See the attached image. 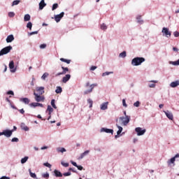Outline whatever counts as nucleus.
Returning a JSON list of instances; mask_svg holds the SVG:
<instances>
[{
  "mask_svg": "<svg viewBox=\"0 0 179 179\" xmlns=\"http://www.w3.org/2000/svg\"><path fill=\"white\" fill-rule=\"evenodd\" d=\"M27 160H29V157H24V158H22L21 159L22 164H24V163H26V162H27Z\"/></svg>",
  "mask_w": 179,
  "mask_h": 179,
  "instance_id": "obj_29",
  "label": "nucleus"
},
{
  "mask_svg": "<svg viewBox=\"0 0 179 179\" xmlns=\"http://www.w3.org/2000/svg\"><path fill=\"white\" fill-rule=\"evenodd\" d=\"M97 86V84H92L90 83H87L85 84V87L87 89L84 92V94H89V93H92L93 92V89Z\"/></svg>",
  "mask_w": 179,
  "mask_h": 179,
  "instance_id": "obj_2",
  "label": "nucleus"
},
{
  "mask_svg": "<svg viewBox=\"0 0 179 179\" xmlns=\"http://www.w3.org/2000/svg\"><path fill=\"white\" fill-rule=\"evenodd\" d=\"M95 69H97V66H92L90 68V71H94Z\"/></svg>",
  "mask_w": 179,
  "mask_h": 179,
  "instance_id": "obj_55",
  "label": "nucleus"
},
{
  "mask_svg": "<svg viewBox=\"0 0 179 179\" xmlns=\"http://www.w3.org/2000/svg\"><path fill=\"white\" fill-rule=\"evenodd\" d=\"M62 72L56 74V76H61V75H65L67 72H69V69L68 67L62 66Z\"/></svg>",
  "mask_w": 179,
  "mask_h": 179,
  "instance_id": "obj_10",
  "label": "nucleus"
},
{
  "mask_svg": "<svg viewBox=\"0 0 179 179\" xmlns=\"http://www.w3.org/2000/svg\"><path fill=\"white\" fill-rule=\"evenodd\" d=\"M87 102L90 104V108H92V107H93V101H92V99H87Z\"/></svg>",
  "mask_w": 179,
  "mask_h": 179,
  "instance_id": "obj_38",
  "label": "nucleus"
},
{
  "mask_svg": "<svg viewBox=\"0 0 179 179\" xmlns=\"http://www.w3.org/2000/svg\"><path fill=\"white\" fill-rule=\"evenodd\" d=\"M131 116L126 115V117H120L119 121L122 122V125L127 126L129 124Z\"/></svg>",
  "mask_w": 179,
  "mask_h": 179,
  "instance_id": "obj_3",
  "label": "nucleus"
},
{
  "mask_svg": "<svg viewBox=\"0 0 179 179\" xmlns=\"http://www.w3.org/2000/svg\"><path fill=\"white\" fill-rule=\"evenodd\" d=\"M9 68L11 69V72H16V69H15V62L13 61L10 62Z\"/></svg>",
  "mask_w": 179,
  "mask_h": 179,
  "instance_id": "obj_14",
  "label": "nucleus"
},
{
  "mask_svg": "<svg viewBox=\"0 0 179 179\" xmlns=\"http://www.w3.org/2000/svg\"><path fill=\"white\" fill-rule=\"evenodd\" d=\"M111 73H114L113 71H106L102 73V76H108V75H111Z\"/></svg>",
  "mask_w": 179,
  "mask_h": 179,
  "instance_id": "obj_33",
  "label": "nucleus"
},
{
  "mask_svg": "<svg viewBox=\"0 0 179 179\" xmlns=\"http://www.w3.org/2000/svg\"><path fill=\"white\" fill-rule=\"evenodd\" d=\"M136 132L137 133L138 136H141L146 132V129H143L141 127H137L135 129Z\"/></svg>",
  "mask_w": 179,
  "mask_h": 179,
  "instance_id": "obj_9",
  "label": "nucleus"
},
{
  "mask_svg": "<svg viewBox=\"0 0 179 179\" xmlns=\"http://www.w3.org/2000/svg\"><path fill=\"white\" fill-rule=\"evenodd\" d=\"M57 150L58 153H64V152H66V150L64 148H57Z\"/></svg>",
  "mask_w": 179,
  "mask_h": 179,
  "instance_id": "obj_23",
  "label": "nucleus"
},
{
  "mask_svg": "<svg viewBox=\"0 0 179 179\" xmlns=\"http://www.w3.org/2000/svg\"><path fill=\"white\" fill-rule=\"evenodd\" d=\"M134 107H139V106H141V102H139L138 101H137L136 102H135L134 103Z\"/></svg>",
  "mask_w": 179,
  "mask_h": 179,
  "instance_id": "obj_45",
  "label": "nucleus"
},
{
  "mask_svg": "<svg viewBox=\"0 0 179 179\" xmlns=\"http://www.w3.org/2000/svg\"><path fill=\"white\" fill-rule=\"evenodd\" d=\"M11 50H12V46H10V45L3 48L0 51V57L2 56V55H6V54H9V52H10Z\"/></svg>",
  "mask_w": 179,
  "mask_h": 179,
  "instance_id": "obj_4",
  "label": "nucleus"
},
{
  "mask_svg": "<svg viewBox=\"0 0 179 179\" xmlns=\"http://www.w3.org/2000/svg\"><path fill=\"white\" fill-rule=\"evenodd\" d=\"M164 113H165V114H166L167 118H169V120H173L174 117L173 116V113H171V112L167 110V111H164Z\"/></svg>",
  "mask_w": 179,
  "mask_h": 179,
  "instance_id": "obj_12",
  "label": "nucleus"
},
{
  "mask_svg": "<svg viewBox=\"0 0 179 179\" xmlns=\"http://www.w3.org/2000/svg\"><path fill=\"white\" fill-rule=\"evenodd\" d=\"M21 128H22V129H23L24 131H29L28 127L26 126V124H24V123H22V124H21Z\"/></svg>",
  "mask_w": 179,
  "mask_h": 179,
  "instance_id": "obj_26",
  "label": "nucleus"
},
{
  "mask_svg": "<svg viewBox=\"0 0 179 179\" xmlns=\"http://www.w3.org/2000/svg\"><path fill=\"white\" fill-rule=\"evenodd\" d=\"M64 15H65V13L62 12L60 14L55 15V22L57 23L61 22V20L64 17Z\"/></svg>",
  "mask_w": 179,
  "mask_h": 179,
  "instance_id": "obj_8",
  "label": "nucleus"
},
{
  "mask_svg": "<svg viewBox=\"0 0 179 179\" xmlns=\"http://www.w3.org/2000/svg\"><path fill=\"white\" fill-rule=\"evenodd\" d=\"M43 177H44L45 178H48V177H50V174L45 173V174L43 175Z\"/></svg>",
  "mask_w": 179,
  "mask_h": 179,
  "instance_id": "obj_59",
  "label": "nucleus"
},
{
  "mask_svg": "<svg viewBox=\"0 0 179 179\" xmlns=\"http://www.w3.org/2000/svg\"><path fill=\"white\" fill-rule=\"evenodd\" d=\"M20 101H22V103H24V104H29V103H30V99L28 98H22L20 99Z\"/></svg>",
  "mask_w": 179,
  "mask_h": 179,
  "instance_id": "obj_22",
  "label": "nucleus"
},
{
  "mask_svg": "<svg viewBox=\"0 0 179 179\" xmlns=\"http://www.w3.org/2000/svg\"><path fill=\"white\" fill-rule=\"evenodd\" d=\"M8 16H9V17H15V13H13V12L8 13Z\"/></svg>",
  "mask_w": 179,
  "mask_h": 179,
  "instance_id": "obj_47",
  "label": "nucleus"
},
{
  "mask_svg": "<svg viewBox=\"0 0 179 179\" xmlns=\"http://www.w3.org/2000/svg\"><path fill=\"white\" fill-rule=\"evenodd\" d=\"M47 4L44 1V0H41V2L39 3V10H43L44 9L45 6H46Z\"/></svg>",
  "mask_w": 179,
  "mask_h": 179,
  "instance_id": "obj_16",
  "label": "nucleus"
},
{
  "mask_svg": "<svg viewBox=\"0 0 179 179\" xmlns=\"http://www.w3.org/2000/svg\"><path fill=\"white\" fill-rule=\"evenodd\" d=\"M71 172H66V173H63V176H64V177H68L69 176H71Z\"/></svg>",
  "mask_w": 179,
  "mask_h": 179,
  "instance_id": "obj_50",
  "label": "nucleus"
},
{
  "mask_svg": "<svg viewBox=\"0 0 179 179\" xmlns=\"http://www.w3.org/2000/svg\"><path fill=\"white\" fill-rule=\"evenodd\" d=\"M69 79H71V74H66L64 77L62 78V82L63 83H66Z\"/></svg>",
  "mask_w": 179,
  "mask_h": 179,
  "instance_id": "obj_13",
  "label": "nucleus"
},
{
  "mask_svg": "<svg viewBox=\"0 0 179 179\" xmlns=\"http://www.w3.org/2000/svg\"><path fill=\"white\" fill-rule=\"evenodd\" d=\"M77 169H78V170H80V171H82V170H83V166H78V165H77Z\"/></svg>",
  "mask_w": 179,
  "mask_h": 179,
  "instance_id": "obj_54",
  "label": "nucleus"
},
{
  "mask_svg": "<svg viewBox=\"0 0 179 179\" xmlns=\"http://www.w3.org/2000/svg\"><path fill=\"white\" fill-rule=\"evenodd\" d=\"M10 178L6 176H2L0 179H10Z\"/></svg>",
  "mask_w": 179,
  "mask_h": 179,
  "instance_id": "obj_61",
  "label": "nucleus"
},
{
  "mask_svg": "<svg viewBox=\"0 0 179 179\" xmlns=\"http://www.w3.org/2000/svg\"><path fill=\"white\" fill-rule=\"evenodd\" d=\"M30 17H31L30 15L29 14L25 15L24 17V22H29V20H30Z\"/></svg>",
  "mask_w": 179,
  "mask_h": 179,
  "instance_id": "obj_27",
  "label": "nucleus"
},
{
  "mask_svg": "<svg viewBox=\"0 0 179 179\" xmlns=\"http://www.w3.org/2000/svg\"><path fill=\"white\" fill-rule=\"evenodd\" d=\"M173 51H176V52L178 51V48H173Z\"/></svg>",
  "mask_w": 179,
  "mask_h": 179,
  "instance_id": "obj_64",
  "label": "nucleus"
},
{
  "mask_svg": "<svg viewBox=\"0 0 179 179\" xmlns=\"http://www.w3.org/2000/svg\"><path fill=\"white\" fill-rule=\"evenodd\" d=\"M170 86L171 87H177V86H179V80L171 83Z\"/></svg>",
  "mask_w": 179,
  "mask_h": 179,
  "instance_id": "obj_20",
  "label": "nucleus"
},
{
  "mask_svg": "<svg viewBox=\"0 0 179 179\" xmlns=\"http://www.w3.org/2000/svg\"><path fill=\"white\" fill-rule=\"evenodd\" d=\"M122 104L124 107H128V105L127 104L125 99H122Z\"/></svg>",
  "mask_w": 179,
  "mask_h": 179,
  "instance_id": "obj_49",
  "label": "nucleus"
},
{
  "mask_svg": "<svg viewBox=\"0 0 179 179\" xmlns=\"http://www.w3.org/2000/svg\"><path fill=\"white\" fill-rule=\"evenodd\" d=\"M29 34H30V36H33V34H38V31H33V32H31Z\"/></svg>",
  "mask_w": 179,
  "mask_h": 179,
  "instance_id": "obj_58",
  "label": "nucleus"
},
{
  "mask_svg": "<svg viewBox=\"0 0 179 179\" xmlns=\"http://www.w3.org/2000/svg\"><path fill=\"white\" fill-rule=\"evenodd\" d=\"M149 87H156V84H150L149 85Z\"/></svg>",
  "mask_w": 179,
  "mask_h": 179,
  "instance_id": "obj_60",
  "label": "nucleus"
},
{
  "mask_svg": "<svg viewBox=\"0 0 179 179\" xmlns=\"http://www.w3.org/2000/svg\"><path fill=\"white\" fill-rule=\"evenodd\" d=\"M62 166H63L64 167H69V163H65L64 162H61Z\"/></svg>",
  "mask_w": 179,
  "mask_h": 179,
  "instance_id": "obj_43",
  "label": "nucleus"
},
{
  "mask_svg": "<svg viewBox=\"0 0 179 179\" xmlns=\"http://www.w3.org/2000/svg\"><path fill=\"white\" fill-rule=\"evenodd\" d=\"M36 90L37 92L36 94L42 96V94H44V87H37L36 88Z\"/></svg>",
  "mask_w": 179,
  "mask_h": 179,
  "instance_id": "obj_11",
  "label": "nucleus"
},
{
  "mask_svg": "<svg viewBox=\"0 0 179 179\" xmlns=\"http://www.w3.org/2000/svg\"><path fill=\"white\" fill-rule=\"evenodd\" d=\"M13 40H15V37L13 36V34L8 36L6 39V43H12V41H13Z\"/></svg>",
  "mask_w": 179,
  "mask_h": 179,
  "instance_id": "obj_17",
  "label": "nucleus"
},
{
  "mask_svg": "<svg viewBox=\"0 0 179 179\" xmlns=\"http://www.w3.org/2000/svg\"><path fill=\"white\" fill-rule=\"evenodd\" d=\"M27 29H29V30H31V27H33V24L31 22H29L27 24Z\"/></svg>",
  "mask_w": 179,
  "mask_h": 179,
  "instance_id": "obj_36",
  "label": "nucleus"
},
{
  "mask_svg": "<svg viewBox=\"0 0 179 179\" xmlns=\"http://www.w3.org/2000/svg\"><path fill=\"white\" fill-rule=\"evenodd\" d=\"M19 3H20V0H15L14 1H13L12 6H15V5H19Z\"/></svg>",
  "mask_w": 179,
  "mask_h": 179,
  "instance_id": "obj_35",
  "label": "nucleus"
},
{
  "mask_svg": "<svg viewBox=\"0 0 179 179\" xmlns=\"http://www.w3.org/2000/svg\"><path fill=\"white\" fill-rule=\"evenodd\" d=\"M90 153V150H86L83 153L80 155V156L78 157V160H80L85 157V156H87V155H89Z\"/></svg>",
  "mask_w": 179,
  "mask_h": 179,
  "instance_id": "obj_18",
  "label": "nucleus"
},
{
  "mask_svg": "<svg viewBox=\"0 0 179 179\" xmlns=\"http://www.w3.org/2000/svg\"><path fill=\"white\" fill-rule=\"evenodd\" d=\"M49 75L50 74H48V73H44L43 75L41 76V79H43V80H45Z\"/></svg>",
  "mask_w": 179,
  "mask_h": 179,
  "instance_id": "obj_30",
  "label": "nucleus"
},
{
  "mask_svg": "<svg viewBox=\"0 0 179 179\" xmlns=\"http://www.w3.org/2000/svg\"><path fill=\"white\" fill-rule=\"evenodd\" d=\"M47 111L52 113L54 111V109L52 108V107H51V106H48V108H47Z\"/></svg>",
  "mask_w": 179,
  "mask_h": 179,
  "instance_id": "obj_40",
  "label": "nucleus"
},
{
  "mask_svg": "<svg viewBox=\"0 0 179 179\" xmlns=\"http://www.w3.org/2000/svg\"><path fill=\"white\" fill-rule=\"evenodd\" d=\"M172 65H179V59L176 62H172Z\"/></svg>",
  "mask_w": 179,
  "mask_h": 179,
  "instance_id": "obj_51",
  "label": "nucleus"
},
{
  "mask_svg": "<svg viewBox=\"0 0 179 179\" xmlns=\"http://www.w3.org/2000/svg\"><path fill=\"white\" fill-rule=\"evenodd\" d=\"M46 47H47V44H45V43L41 44V45H40V48H41V49H44V48H45Z\"/></svg>",
  "mask_w": 179,
  "mask_h": 179,
  "instance_id": "obj_48",
  "label": "nucleus"
},
{
  "mask_svg": "<svg viewBox=\"0 0 179 179\" xmlns=\"http://www.w3.org/2000/svg\"><path fill=\"white\" fill-rule=\"evenodd\" d=\"M117 128H118V131L117 132V135H120V134H121L122 132V127H121L120 126H119L118 124H116Z\"/></svg>",
  "mask_w": 179,
  "mask_h": 179,
  "instance_id": "obj_32",
  "label": "nucleus"
},
{
  "mask_svg": "<svg viewBox=\"0 0 179 179\" xmlns=\"http://www.w3.org/2000/svg\"><path fill=\"white\" fill-rule=\"evenodd\" d=\"M55 92L56 93H57V94H59V93H62V87H57Z\"/></svg>",
  "mask_w": 179,
  "mask_h": 179,
  "instance_id": "obj_28",
  "label": "nucleus"
},
{
  "mask_svg": "<svg viewBox=\"0 0 179 179\" xmlns=\"http://www.w3.org/2000/svg\"><path fill=\"white\" fill-rule=\"evenodd\" d=\"M58 8V3H54L52 7V10H55Z\"/></svg>",
  "mask_w": 179,
  "mask_h": 179,
  "instance_id": "obj_42",
  "label": "nucleus"
},
{
  "mask_svg": "<svg viewBox=\"0 0 179 179\" xmlns=\"http://www.w3.org/2000/svg\"><path fill=\"white\" fill-rule=\"evenodd\" d=\"M71 164H73V166H74L75 167H78V164H76V162L71 161Z\"/></svg>",
  "mask_w": 179,
  "mask_h": 179,
  "instance_id": "obj_57",
  "label": "nucleus"
},
{
  "mask_svg": "<svg viewBox=\"0 0 179 179\" xmlns=\"http://www.w3.org/2000/svg\"><path fill=\"white\" fill-rule=\"evenodd\" d=\"M7 94H11V96H14L15 93L13 92V91L10 90L7 92Z\"/></svg>",
  "mask_w": 179,
  "mask_h": 179,
  "instance_id": "obj_53",
  "label": "nucleus"
},
{
  "mask_svg": "<svg viewBox=\"0 0 179 179\" xmlns=\"http://www.w3.org/2000/svg\"><path fill=\"white\" fill-rule=\"evenodd\" d=\"M38 107H43V103H38Z\"/></svg>",
  "mask_w": 179,
  "mask_h": 179,
  "instance_id": "obj_63",
  "label": "nucleus"
},
{
  "mask_svg": "<svg viewBox=\"0 0 179 179\" xmlns=\"http://www.w3.org/2000/svg\"><path fill=\"white\" fill-rule=\"evenodd\" d=\"M137 20H138V23H141V24H142V23H143V20H141V15H138L137 17Z\"/></svg>",
  "mask_w": 179,
  "mask_h": 179,
  "instance_id": "obj_44",
  "label": "nucleus"
},
{
  "mask_svg": "<svg viewBox=\"0 0 179 179\" xmlns=\"http://www.w3.org/2000/svg\"><path fill=\"white\" fill-rule=\"evenodd\" d=\"M4 135L6 138H10L12 136V131L10 130H4L3 132H0V136Z\"/></svg>",
  "mask_w": 179,
  "mask_h": 179,
  "instance_id": "obj_6",
  "label": "nucleus"
},
{
  "mask_svg": "<svg viewBox=\"0 0 179 179\" xmlns=\"http://www.w3.org/2000/svg\"><path fill=\"white\" fill-rule=\"evenodd\" d=\"M19 111L21 114H23L24 113V110L23 109H20Z\"/></svg>",
  "mask_w": 179,
  "mask_h": 179,
  "instance_id": "obj_62",
  "label": "nucleus"
},
{
  "mask_svg": "<svg viewBox=\"0 0 179 179\" xmlns=\"http://www.w3.org/2000/svg\"><path fill=\"white\" fill-rule=\"evenodd\" d=\"M101 30H107V25L106 24H101Z\"/></svg>",
  "mask_w": 179,
  "mask_h": 179,
  "instance_id": "obj_41",
  "label": "nucleus"
},
{
  "mask_svg": "<svg viewBox=\"0 0 179 179\" xmlns=\"http://www.w3.org/2000/svg\"><path fill=\"white\" fill-rule=\"evenodd\" d=\"M119 56L121 57V58H125V57H127V52L125 51H123L122 52H121Z\"/></svg>",
  "mask_w": 179,
  "mask_h": 179,
  "instance_id": "obj_31",
  "label": "nucleus"
},
{
  "mask_svg": "<svg viewBox=\"0 0 179 179\" xmlns=\"http://www.w3.org/2000/svg\"><path fill=\"white\" fill-rule=\"evenodd\" d=\"M30 107H38V103H36V102H33L29 104Z\"/></svg>",
  "mask_w": 179,
  "mask_h": 179,
  "instance_id": "obj_39",
  "label": "nucleus"
},
{
  "mask_svg": "<svg viewBox=\"0 0 179 179\" xmlns=\"http://www.w3.org/2000/svg\"><path fill=\"white\" fill-rule=\"evenodd\" d=\"M174 162H176V158H175V157H172V158L168 162V164H173Z\"/></svg>",
  "mask_w": 179,
  "mask_h": 179,
  "instance_id": "obj_34",
  "label": "nucleus"
},
{
  "mask_svg": "<svg viewBox=\"0 0 179 179\" xmlns=\"http://www.w3.org/2000/svg\"><path fill=\"white\" fill-rule=\"evenodd\" d=\"M173 36H175L176 37H179V32L178 31H175L173 33Z\"/></svg>",
  "mask_w": 179,
  "mask_h": 179,
  "instance_id": "obj_56",
  "label": "nucleus"
},
{
  "mask_svg": "<svg viewBox=\"0 0 179 179\" xmlns=\"http://www.w3.org/2000/svg\"><path fill=\"white\" fill-rule=\"evenodd\" d=\"M43 166H45V167H48L49 169H51V164L48 162L44 163Z\"/></svg>",
  "mask_w": 179,
  "mask_h": 179,
  "instance_id": "obj_46",
  "label": "nucleus"
},
{
  "mask_svg": "<svg viewBox=\"0 0 179 179\" xmlns=\"http://www.w3.org/2000/svg\"><path fill=\"white\" fill-rule=\"evenodd\" d=\"M11 142H19V138H13Z\"/></svg>",
  "mask_w": 179,
  "mask_h": 179,
  "instance_id": "obj_52",
  "label": "nucleus"
},
{
  "mask_svg": "<svg viewBox=\"0 0 179 179\" xmlns=\"http://www.w3.org/2000/svg\"><path fill=\"white\" fill-rule=\"evenodd\" d=\"M101 132H106V134H113L114 130L111 129H106V128H102L101 129Z\"/></svg>",
  "mask_w": 179,
  "mask_h": 179,
  "instance_id": "obj_15",
  "label": "nucleus"
},
{
  "mask_svg": "<svg viewBox=\"0 0 179 179\" xmlns=\"http://www.w3.org/2000/svg\"><path fill=\"white\" fill-rule=\"evenodd\" d=\"M108 108V102H105L101 104V110H107Z\"/></svg>",
  "mask_w": 179,
  "mask_h": 179,
  "instance_id": "obj_19",
  "label": "nucleus"
},
{
  "mask_svg": "<svg viewBox=\"0 0 179 179\" xmlns=\"http://www.w3.org/2000/svg\"><path fill=\"white\" fill-rule=\"evenodd\" d=\"M54 173L55 177H62V173L57 169L54 171Z\"/></svg>",
  "mask_w": 179,
  "mask_h": 179,
  "instance_id": "obj_21",
  "label": "nucleus"
},
{
  "mask_svg": "<svg viewBox=\"0 0 179 179\" xmlns=\"http://www.w3.org/2000/svg\"><path fill=\"white\" fill-rule=\"evenodd\" d=\"M145 61L144 57H135L131 60V65H133V66H138L143 62H145Z\"/></svg>",
  "mask_w": 179,
  "mask_h": 179,
  "instance_id": "obj_1",
  "label": "nucleus"
},
{
  "mask_svg": "<svg viewBox=\"0 0 179 179\" xmlns=\"http://www.w3.org/2000/svg\"><path fill=\"white\" fill-rule=\"evenodd\" d=\"M162 33L164 36H166V37H171V32L169 31V28L164 27L162 29Z\"/></svg>",
  "mask_w": 179,
  "mask_h": 179,
  "instance_id": "obj_7",
  "label": "nucleus"
},
{
  "mask_svg": "<svg viewBox=\"0 0 179 179\" xmlns=\"http://www.w3.org/2000/svg\"><path fill=\"white\" fill-rule=\"evenodd\" d=\"M29 175L32 178H37V175H36V173H32L31 169H29Z\"/></svg>",
  "mask_w": 179,
  "mask_h": 179,
  "instance_id": "obj_25",
  "label": "nucleus"
},
{
  "mask_svg": "<svg viewBox=\"0 0 179 179\" xmlns=\"http://www.w3.org/2000/svg\"><path fill=\"white\" fill-rule=\"evenodd\" d=\"M34 95L35 96L34 99L37 103H40V101H44V100H45V97H44V96L38 95V94L36 92H34Z\"/></svg>",
  "mask_w": 179,
  "mask_h": 179,
  "instance_id": "obj_5",
  "label": "nucleus"
},
{
  "mask_svg": "<svg viewBox=\"0 0 179 179\" xmlns=\"http://www.w3.org/2000/svg\"><path fill=\"white\" fill-rule=\"evenodd\" d=\"M60 61H62V62H65L66 64H71V59H64V58H60Z\"/></svg>",
  "mask_w": 179,
  "mask_h": 179,
  "instance_id": "obj_24",
  "label": "nucleus"
},
{
  "mask_svg": "<svg viewBox=\"0 0 179 179\" xmlns=\"http://www.w3.org/2000/svg\"><path fill=\"white\" fill-rule=\"evenodd\" d=\"M51 106L53 107V108L57 109V106H55V99H52Z\"/></svg>",
  "mask_w": 179,
  "mask_h": 179,
  "instance_id": "obj_37",
  "label": "nucleus"
}]
</instances>
